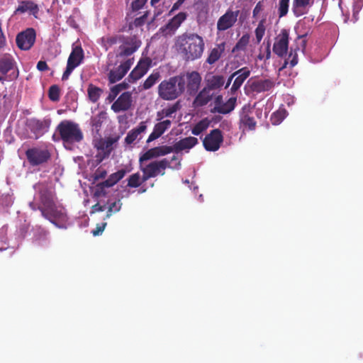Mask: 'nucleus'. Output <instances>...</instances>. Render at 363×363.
<instances>
[{"mask_svg": "<svg viewBox=\"0 0 363 363\" xmlns=\"http://www.w3.org/2000/svg\"><path fill=\"white\" fill-rule=\"evenodd\" d=\"M177 50L186 62L200 59L203 53L205 43L203 38L195 33H184L177 38Z\"/></svg>", "mask_w": 363, "mask_h": 363, "instance_id": "nucleus-1", "label": "nucleus"}, {"mask_svg": "<svg viewBox=\"0 0 363 363\" xmlns=\"http://www.w3.org/2000/svg\"><path fill=\"white\" fill-rule=\"evenodd\" d=\"M139 164L140 169L143 172L142 182H145L149 179L156 177L158 175H164L167 168L179 169L181 162L178 157L174 155L170 160L164 158L160 160H153L148 164L144 162Z\"/></svg>", "mask_w": 363, "mask_h": 363, "instance_id": "nucleus-2", "label": "nucleus"}, {"mask_svg": "<svg viewBox=\"0 0 363 363\" xmlns=\"http://www.w3.org/2000/svg\"><path fill=\"white\" fill-rule=\"evenodd\" d=\"M56 131L58 132L60 138L56 139L54 134L52 140L57 141L60 139L65 148L69 150H71V147L68 146L80 143L84 138L83 133L79 124L71 121L64 120L61 121L57 125Z\"/></svg>", "mask_w": 363, "mask_h": 363, "instance_id": "nucleus-3", "label": "nucleus"}, {"mask_svg": "<svg viewBox=\"0 0 363 363\" xmlns=\"http://www.w3.org/2000/svg\"><path fill=\"white\" fill-rule=\"evenodd\" d=\"M185 88V75H177L161 82L157 87V93L162 99L172 101L179 97Z\"/></svg>", "mask_w": 363, "mask_h": 363, "instance_id": "nucleus-4", "label": "nucleus"}, {"mask_svg": "<svg viewBox=\"0 0 363 363\" xmlns=\"http://www.w3.org/2000/svg\"><path fill=\"white\" fill-rule=\"evenodd\" d=\"M42 216L57 227H60L58 223H64L68 220L65 208L62 204L57 203V201L43 207Z\"/></svg>", "mask_w": 363, "mask_h": 363, "instance_id": "nucleus-5", "label": "nucleus"}, {"mask_svg": "<svg viewBox=\"0 0 363 363\" xmlns=\"http://www.w3.org/2000/svg\"><path fill=\"white\" fill-rule=\"evenodd\" d=\"M26 159L32 167L47 163L51 158V153L47 147H33L25 152Z\"/></svg>", "mask_w": 363, "mask_h": 363, "instance_id": "nucleus-6", "label": "nucleus"}, {"mask_svg": "<svg viewBox=\"0 0 363 363\" xmlns=\"http://www.w3.org/2000/svg\"><path fill=\"white\" fill-rule=\"evenodd\" d=\"M50 124L51 120L49 118L39 120L36 118H30L26 121V128L33 134V138L36 140L48 131Z\"/></svg>", "mask_w": 363, "mask_h": 363, "instance_id": "nucleus-7", "label": "nucleus"}, {"mask_svg": "<svg viewBox=\"0 0 363 363\" xmlns=\"http://www.w3.org/2000/svg\"><path fill=\"white\" fill-rule=\"evenodd\" d=\"M223 142V136L220 129H213L207 134L203 140V145L207 151H217L222 143Z\"/></svg>", "mask_w": 363, "mask_h": 363, "instance_id": "nucleus-8", "label": "nucleus"}, {"mask_svg": "<svg viewBox=\"0 0 363 363\" xmlns=\"http://www.w3.org/2000/svg\"><path fill=\"white\" fill-rule=\"evenodd\" d=\"M118 57H129L132 55L141 45V41L135 35L125 36L121 42Z\"/></svg>", "mask_w": 363, "mask_h": 363, "instance_id": "nucleus-9", "label": "nucleus"}, {"mask_svg": "<svg viewBox=\"0 0 363 363\" xmlns=\"http://www.w3.org/2000/svg\"><path fill=\"white\" fill-rule=\"evenodd\" d=\"M173 152L172 146L162 145L147 150L139 157V164L146 162L149 160L167 155Z\"/></svg>", "mask_w": 363, "mask_h": 363, "instance_id": "nucleus-10", "label": "nucleus"}, {"mask_svg": "<svg viewBox=\"0 0 363 363\" xmlns=\"http://www.w3.org/2000/svg\"><path fill=\"white\" fill-rule=\"evenodd\" d=\"M35 31L33 28H27L19 33L16 38V45L21 50H28L35 41Z\"/></svg>", "mask_w": 363, "mask_h": 363, "instance_id": "nucleus-11", "label": "nucleus"}, {"mask_svg": "<svg viewBox=\"0 0 363 363\" xmlns=\"http://www.w3.org/2000/svg\"><path fill=\"white\" fill-rule=\"evenodd\" d=\"M38 189L39 201L43 207H46L57 201V196L55 191L44 184H39L36 186Z\"/></svg>", "mask_w": 363, "mask_h": 363, "instance_id": "nucleus-12", "label": "nucleus"}, {"mask_svg": "<svg viewBox=\"0 0 363 363\" xmlns=\"http://www.w3.org/2000/svg\"><path fill=\"white\" fill-rule=\"evenodd\" d=\"M133 64V58L127 59L121 63L116 68L111 69L108 75V82L110 84H114L122 79L127 74Z\"/></svg>", "mask_w": 363, "mask_h": 363, "instance_id": "nucleus-13", "label": "nucleus"}, {"mask_svg": "<svg viewBox=\"0 0 363 363\" xmlns=\"http://www.w3.org/2000/svg\"><path fill=\"white\" fill-rule=\"evenodd\" d=\"M240 11H233L228 9L227 11L221 16L217 21V29L219 31H225L232 28L238 20Z\"/></svg>", "mask_w": 363, "mask_h": 363, "instance_id": "nucleus-14", "label": "nucleus"}, {"mask_svg": "<svg viewBox=\"0 0 363 363\" xmlns=\"http://www.w3.org/2000/svg\"><path fill=\"white\" fill-rule=\"evenodd\" d=\"M152 65V60L149 57L142 58L136 67L131 71L128 77L129 82L133 83L143 77Z\"/></svg>", "mask_w": 363, "mask_h": 363, "instance_id": "nucleus-15", "label": "nucleus"}, {"mask_svg": "<svg viewBox=\"0 0 363 363\" xmlns=\"http://www.w3.org/2000/svg\"><path fill=\"white\" fill-rule=\"evenodd\" d=\"M186 17L187 13L186 12H179L172 18L165 26L160 28V30L164 36L172 35L186 19Z\"/></svg>", "mask_w": 363, "mask_h": 363, "instance_id": "nucleus-16", "label": "nucleus"}, {"mask_svg": "<svg viewBox=\"0 0 363 363\" xmlns=\"http://www.w3.org/2000/svg\"><path fill=\"white\" fill-rule=\"evenodd\" d=\"M289 48V32L286 29L281 30L277 35L273 45V52L280 57L287 53Z\"/></svg>", "mask_w": 363, "mask_h": 363, "instance_id": "nucleus-17", "label": "nucleus"}, {"mask_svg": "<svg viewBox=\"0 0 363 363\" xmlns=\"http://www.w3.org/2000/svg\"><path fill=\"white\" fill-rule=\"evenodd\" d=\"M132 104V93L130 91H125L122 93L118 97V99L112 104L111 109L114 113L127 111L131 108Z\"/></svg>", "mask_w": 363, "mask_h": 363, "instance_id": "nucleus-18", "label": "nucleus"}, {"mask_svg": "<svg viewBox=\"0 0 363 363\" xmlns=\"http://www.w3.org/2000/svg\"><path fill=\"white\" fill-rule=\"evenodd\" d=\"M251 71L247 67H242L241 69L234 72L235 75L232 86L230 89V93L232 96L237 95L245 81L250 77Z\"/></svg>", "mask_w": 363, "mask_h": 363, "instance_id": "nucleus-19", "label": "nucleus"}, {"mask_svg": "<svg viewBox=\"0 0 363 363\" xmlns=\"http://www.w3.org/2000/svg\"><path fill=\"white\" fill-rule=\"evenodd\" d=\"M16 61L13 56L6 53L0 56V82L4 83L6 80L7 74L13 69Z\"/></svg>", "mask_w": 363, "mask_h": 363, "instance_id": "nucleus-20", "label": "nucleus"}, {"mask_svg": "<svg viewBox=\"0 0 363 363\" xmlns=\"http://www.w3.org/2000/svg\"><path fill=\"white\" fill-rule=\"evenodd\" d=\"M222 96H218L216 99V106L212 112L227 114L231 112L235 107L237 95L230 97L226 102H221Z\"/></svg>", "mask_w": 363, "mask_h": 363, "instance_id": "nucleus-21", "label": "nucleus"}, {"mask_svg": "<svg viewBox=\"0 0 363 363\" xmlns=\"http://www.w3.org/2000/svg\"><path fill=\"white\" fill-rule=\"evenodd\" d=\"M186 86L190 95L195 94L199 89L201 77L196 71L187 72L185 76Z\"/></svg>", "mask_w": 363, "mask_h": 363, "instance_id": "nucleus-22", "label": "nucleus"}, {"mask_svg": "<svg viewBox=\"0 0 363 363\" xmlns=\"http://www.w3.org/2000/svg\"><path fill=\"white\" fill-rule=\"evenodd\" d=\"M250 89L252 92L261 93L269 91L274 86V82L269 79L249 80L247 82Z\"/></svg>", "mask_w": 363, "mask_h": 363, "instance_id": "nucleus-23", "label": "nucleus"}, {"mask_svg": "<svg viewBox=\"0 0 363 363\" xmlns=\"http://www.w3.org/2000/svg\"><path fill=\"white\" fill-rule=\"evenodd\" d=\"M159 121L160 122L155 125L153 131L150 133L146 141L147 143H150V142L159 138L166 130L170 128L172 123V121L169 119Z\"/></svg>", "mask_w": 363, "mask_h": 363, "instance_id": "nucleus-24", "label": "nucleus"}, {"mask_svg": "<svg viewBox=\"0 0 363 363\" xmlns=\"http://www.w3.org/2000/svg\"><path fill=\"white\" fill-rule=\"evenodd\" d=\"M147 130V123L142 121L138 126L130 130L125 138V143L127 145H131L134 142L140 141L142 138V134Z\"/></svg>", "mask_w": 363, "mask_h": 363, "instance_id": "nucleus-25", "label": "nucleus"}, {"mask_svg": "<svg viewBox=\"0 0 363 363\" xmlns=\"http://www.w3.org/2000/svg\"><path fill=\"white\" fill-rule=\"evenodd\" d=\"M28 12L30 15L37 17L39 12V7L37 4L31 0H25L19 2V4L15 10V14L25 13Z\"/></svg>", "mask_w": 363, "mask_h": 363, "instance_id": "nucleus-26", "label": "nucleus"}, {"mask_svg": "<svg viewBox=\"0 0 363 363\" xmlns=\"http://www.w3.org/2000/svg\"><path fill=\"white\" fill-rule=\"evenodd\" d=\"M311 0H293L292 12L296 17H300L308 13V7L311 6Z\"/></svg>", "mask_w": 363, "mask_h": 363, "instance_id": "nucleus-27", "label": "nucleus"}, {"mask_svg": "<svg viewBox=\"0 0 363 363\" xmlns=\"http://www.w3.org/2000/svg\"><path fill=\"white\" fill-rule=\"evenodd\" d=\"M240 121L244 127L247 128L249 130H252L255 129L257 123L254 118L250 116V108L249 106H245L242 108Z\"/></svg>", "mask_w": 363, "mask_h": 363, "instance_id": "nucleus-28", "label": "nucleus"}, {"mask_svg": "<svg viewBox=\"0 0 363 363\" xmlns=\"http://www.w3.org/2000/svg\"><path fill=\"white\" fill-rule=\"evenodd\" d=\"M198 143V139L195 137H187L181 139L173 145V151L181 152L184 150H189Z\"/></svg>", "mask_w": 363, "mask_h": 363, "instance_id": "nucleus-29", "label": "nucleus"}, {"mask_svg": "<svg viewBox=\"0 0 363 363\" xmlns=\"http://www.w3.org/2000/svg\"><path fill=\"white\" fill-rule=\"evenodd\" d=\"M84 60V51L81 46H76L72 48V50L68 57L67 65L76 68L78 67Z\"/></svg>", "mask_w": 363, "mask_h": 363, "instance_id": "nucleus-30", "label": "nucleus"}, {"mask_svg": "<svg viewBox=\"0 0 363 363\" xmlns=\"http://www.w3.org/2000/svg\"><path fill=\"white\" fill-rule=\"evenodd\" d=\"M211 89L208 87L203 88L196 96L193 104L195 107H201L206 105L212 99Z\"/></svg>", "mask_w": 363, "mask_h": 363, "instance_id": "nucleus-31", "label": "nucleus"}, {"mask_svg": "<svg viewBox=\"0 0 363 363\" xmlns=\"http://www.w3.org/2000/svg\"><path fill=\"white\" fill-rule=\"evenodd\" d=\"M225 43L217 44L216 47L211 50L206 59V62L208 63L209 65H213L214 63H216L220 58L222 54L225 51Z\"/></svg>", "mask_w": 363, "mask_h": 363, "instance_id": "nucleus-32", "label": "nucleus"}, {"mask_svg": "<svg viewBox=\"0 0 363 363\" xmlns=\"http://www.w3.org/2000/svg\"><path fill=\"white\" fill-rule=\"evenodd\" d=\"M126 174V171L123 169L111 174L108 178L100 183V186H106L107 188L113 186L118 182L122 179Z\"/></svg>", "mask_w": 363, "mask_h": 363, "instance_id": "nucleus-33", "label": "nucleus"}, {"mask_svg": "<svg viewBox=\"0 0 363 363\" xmlns=\"http://www.w3.org/2000/svg\"><path fill=\"white\" fill-rule=\"evenodd\" d=\"M123 40V35H108L101 38V45L108 50L113 45L121 43Z\"/></svg>", "mask_w": 363, "mask_h": 363, "instance_id": "nucleus-34", "label": "nucleus"}, {"mask_svg": "<svg viewBox=\"0 0 363 363\" xmlns=\"http://www.w3.org/2000/svg\"><path fill=\"white\" fill-rule=\"evenodd\" d=\"M179 108V103L168 106L157 112V121H162L164 118H174L173 114Z\"/></svg>", "mask_w": 363, "mask_h": 363, "instance_id": "nucleus-35", "label": "nucleus"}, {"mask_svg": "<svg viewBox=\"0 0 363 363\" xmlns=\"http://www.w3.org/2000/svg\"><path fill=\"white\" fill-rule=\"evenodd\" d=\"M104 91L100 87H98L92 84H89L87 88V95L90 101L96 103L100 99Z\"/></svg>", "mask_w": 363, "mask_h": 363, "instance_id": "nucleus-36", "label": "nucleus"}, {"mask_svg": "<svg viewBox=\"0 0 363 363\" xmlns=\"http://www.w3.org/2000/svg\"><path fill=\"white\" fill-rule=\"evenodd\" d=\"M106 112L101 111L98 114L91 118V125L93 130L96 133H99L101 130L104 121L106 119Z\"/></svg>", "mask_w": 363, "mask_h": 363, "instance_id": "nucleus-37", "label": "nucleus"}, {"mask_svg": "<svg viewBox=\"0 0 363 363\" xmlns=\"http://www.w3.org/2000/svg\"><path fill=\"white\" fill-rule=\"evenodd\" d=\"M161 78V74L158 71H154L149 77L145 79L143 84L141 85V90H147L151 89Z\"/></svg>", "mask_w": 363, "mask_h": 363, "instance_id": "nucleus-38", "label": "nucleus"}, {"mask_svg": "<svg viewBox=\"0 0 363 363\" xmlns=\"http://www.w3.org/2000/svg\"><path fill=\"white\" fill-rule=\"evenodd\" d=\"M209 126V121L207 118L202 119L197 123L191 130V133L194 135H199L202 132L206 130Z\"/></svg>", "mask_w": 363, "mask_h": 363, "instance_id": "nucleus-39", "label": "nucleus"}, {"mask_svg": "<svg viewBox=\"0 0 363 363\" xmlns=\"http://www.w3.org/2000/svg\"><path fill=\"white\" fill-rule=\"evenodd\" d=\"M250 36L247 34L243 35L233 47L232 52H235L240 50H245L249 43Z\"/></svg>", "mask_w": 363, "mask_h": 363, "instance_id": "nucleus-40", "label": "nucleus"}, {"mask_svg": "<svg viewBox=\"0 0 363 363\" xmlns=\"http://www.w3.org/2000/svg\"><path fill=\"white\" fill-rule=\"evenodd\" d=\"M225 82L224 77L222 75L213 76L208 82V87L211 90L213 89H218L223 86Z\"/></svg>", "mask_w": 363, "mask_h": 363, "instance_id": "nucleus-41", "label": "nucleus"}, {"mask_svg": "<svg viewBox=\"0 0 363 363\" xmlns=\"http://www.w3.org/2000/svg\"><path fill=\"white\" fill-rule=\"evenodd\" d=\"M121 200L115 201L109 204L105 219L110 218L113 213L118 212L121 208Z\"/></svg>", "mask_w": 363, "mask_h": 363, "instance_id": "nucleus-42", "label": "nucleus"}, {"mask_svg": "<svg viewBox=\"0 0 363 363\" xmlns=\"http://www.w3.org/2000/svg\"><path fill=\"white\" fill-rule=\"evenodd\" d=\"M142 177L138 172L130 175L128 179V186L131 188H137L140 186Z\"/></svg>", "mask_w": 363, "mask_h": 363, "instance_id": "nucleus-43", "label": "nucleus"}, {"mask_svg": "<svg viewBox=\"0 0 363 363\" xmlns=\"http://www.w3.org/2000/svg\"><path fill=\"white\" fill-rule=\"evenodd\" d=\"M289 6V0H279L278 4V14L279 18H282L288 13Z\"/></svg>", "mask_w": 363, "mask_h": 363, "instance_id": "nucleus-44", "label": "nucleus"}, {"mask_svg": "<svg viewBox=\"0 0 363 363\" xmlns=\"http://www.w3.org/2000/svg\"><path fill=\"white\" fill-rule=\"evenodd\" d=\"M48 97L52 101H58L60 97V89L57 85H52L48 90Z\"/></svg>", "mask_w": 363, "mask_h": 363, "instance_id": "nucleus-45", "label": "nucleus"}, {"mask_svg": "<svg viewBox=\"0 0 363 363\" xmlns=\"http://www.w3.org/2000/svg\"><path fill=\"white\" fill-rule=\"evenodd\" d=\"M264 20H262L257 27L256 28L255 33L257 43H259L265 33V26L264 25Z\"/></svg>", "mask_w": 363, "mask_h": 363, "instance_id": "nucleus-46", "label": "nucleus"}, {"mask_svg": "<svg viewBox=\"0 0 363 363\" xmlns=\"http://www.w3.org/2000/svg\"><path fill=\"white\" fill-rule=\"evenodd\" d=\"M147 16V13H144L143 16L136 18L133 22L130 23L129 25V29H133V27L138 28L143 26L146 21V18Z\"/></svg>", "mask_w": 363, "mask_h": 363, "instance_id": "nucleus-47", "label": "nucleus"}, {"mask_svg": "<svg viewBox=\"0 0 363 363\" xmlns=\"http://www.w3.org/2000/svg\"><path fill=\"white\" fill-rule=\"evenodd\" d=\"M120 92L121 91L114 85L110 89V91L106 99V101H108V103H111L113 101L114 102L116 101V98L120 94Z\"/></svg>", "mask_w": 363, "mask_h": 363, "instance_id": "nucleus-48", "label": "nucleus"}, {"mask_svg": "<svg viewBox=\"0 0 363 363\" xmlns=\"http://www.w3.org/2000/svg\"><path fill=\"white\" fill-rule=\"evenodd\" d=\"M7 46V41L6 36L2 30V23L0 21V51L4 50Z\"/></svg>", "mask_w": 363, "mask_h": 363, "instance_id": "nucleus-49", "label": "nucleus"}, {"mask_svg": "<svg viewBox=\"0 0 363 363\" xmlns=\"http://www.w3.org/2000/svg\"><path fill=\"white\" fill-rule=\"evenodd\" d=\"M147 2V0H133L131 4V7L133 11H138L143 7Z\"/></svg>", "mask_w": 363, "mask_h": 363, "instance_id": "nucleus-50", "label": "nucleus"}, {"mask_svg": "<svg viewBox=\"0 0 363 363\" xmlns=\"http://www.w3.org/2000/svg\"><path fill=\"white\" fill-rule=\"evenodd\" d=\"M106 226V223H101V224H98L96 229L92 230V234L94 236H97L103 233L105 228Z\"/></svg>", "mask_w": 363, "mask_h": 363, "instance_id": "nucleus-51", "label": "nucleus"}, {"mask_svg": "<svg viewBox=\"0 0 363 363\" xmlns=\"http://www.w3.org/2000/svg\"><path fill=\"white\" fill-rule=\"evenodd\" d=\"M74 69H75L74 67H73L71 65H69L67 64L66 69L64 72V73L62 74V81L67 80L69 79L71 73L72 72V71Z\"/></svg>", "mask_w": 363, "mask_h": 363, "instance_id": "nucleus-52", "label": "nucleus"}, {"mask_svg": "<svg viewBox=\"0 0 363 363\" xmlns=\"http://www.w3.org/2000/svg\"><path fill=\"white\" fill-rule=\"evenodd\" d=\"M363 6V0H354L353 1V11L354 15L358 13Z\"/></svg>", "mask_w": 363, "mask_h": 363, "instance_id": "nucleus-53", "label": "nucleus"}, {"mask_svg": "<svg viewBox=\"0 0 363 363\" xmlns=\"http://www.w3.org/2000/svg\"><path fill=\"white\" fill-rule=\"evenodd\" d=\"M105 188H107L106 186H100V183L96 185V190L95 191L94 195L97 197L100 196H105L106 194V192L105 191Z\"/></svg>", "mask_w": 363, "mask_h": 363, "instance_id": "nucleus-54", "label": "nucleus"}, {"mask_svg": "<svg viewBox=\"0 0 363 363\" xmlns=\"http://www.w3.org/2000/svg\"><path fill=\"white\" fill-rule=\"evenodd\" d=\"M107 174L106 171L102 168H98L94 173L95 179L104 178Z\"/></svg>", "mask_w": 363, "mask_h": 363, "instance_id": "nucleus-55", "label": "nucleus"}, {"mask_svg": "<svg viewBox=\"0 0 363 363\" xmlns=\"http://www.w3.org/2000/svg\"><path fill=\"white\" fill-rule=\"evenodd\" d=\"M263 7L264 6L262 1H259L256 4L252 11V16L254 18L257 17V16L263 10Z\"/></svg>", "mask_w": 363, "mask_h": 363, "instance_id": "nucleus-56", "label": "nucleus"}, {"mask_svg": "<svg viewBox=\"0 0 363 363\" xmlns=\"http://www.w3.org/2000/svg\"><path fill=\"white\" fill-rule=\"evenodd\" d=\"M37 69L40 72H45L49 69V67L45 61L40 60L37 64Z\"/></svg>", "mask_w": 363, "mask_h": 363, "instance_id": "nucleus-57", "label": "nucleus"}, {"mask_svg": "<svg viewBox=\"0 0 363 363\" xmlns=\"http://www.w3.org/2000/svg\"><path fill=\"white\" fill-rule=\"evenodd\" d=\"M106 207L105 206H101L100 205L99 203L94 204L92 207H91V212L92 213H96V212H101V211H104L105 210Z\"/></svg>", "mask_w": 363, "mask_h": 363, "instance_id": "nucleus-58", "label": "nucleus"}, {"mask_svg": "<svg viewBox=\"0 0 363 363\" xmlns=\"http://www.w3.org/2000/svg\"><path fill=\"white\" fill-rule=\"evenodd\" d=\"M28 206L29 207L34 211H37V210H39L40 211V213H42V209H43V206H41V204L40 203L39 205L35 203V202L33 201H31L28 203Z\"/></svg>", "mask_w": 363, "mask_h": 363, "instance_id": "nucleus-59", "label": "nucleus"}, {"mask_svg": "<svg viewBox=\"0 0 363 363\" xmlns=\"http://www.w3.org/2000/svg\"><path fill=\"white\" fill-rule=\"evenodd\" d=\"M186 0H177L172 6L170 12L176 11L180 8V6L184 3Z\"/></svg>", "mask_w": 363, "mask_h": 363, "instance_id": "nucleus-60", "label": "nucleus"}, {"mask_svg": "<svg viewBox=\"0 0 363 363\" xmlns=\"http://www.w3.org/2000/svg\"><path fill=\"white\" fill-rule=\"evenodd\" d=\"M116 88L121 92L123 90H125L128 88V84L123 82L122 83L118 84L115 85Z\"/></svg>", "mask_w": 363, "mask_h": 363, "instance_id": "nucleus-61", "label": "nucleus"}, {"mask_svg": "<svg viewBox=\"0 0 363 363\" xmlns=\"http://www.w3.org/2000/svg\"><path fill=\"white\" fill-rule=\"evenodd\" d=\"M298 63V57H297V55H295L292 59L290 61V66L291 67H294L295 65H296Z\"/></svg>", "mask_w": 363, "mask_h": 363, "instance_id": "nucleus-62", "label": "nucleus"}, {"mask_svg": "<svg viewBox=\"0 0 363 363\" xmlns=\"http://www.w3.org/2000/svg\"><path fill=\"white\" fill-rule=\"evenodd\" d=\"M266 59L269 60L271 57L270 43H268L266 49Z\"/></svg>", "mask_w": 363, "mask_h": 363, "instance_id": "nucleus-63", "label": "nucleus"}, {"mask_svg": "<svg viewBox=\"0 0 363 363\" xmlns=\"http://www.w3.org/2000/svg\"><path fill=\"white\" fill-rule=\"evenodd\" d=\"M235 75H234V72L230 74V76L228 79V81H227V83L225 85V88H228L230 86V84H231V82H232L233 79L235 78Z\"/></svg>", "mask_w": 363, "mask_h": 363, "instance_id": "nucleus-64", "label": "nucleus"}]
</instances>
